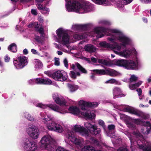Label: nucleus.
<instances>
[{"label": "nucleus", "mask_w": 151, "mask_h": 151, "mask_svg": "<svg viewBox=\"0 0 151 151\" xmlns=\"http://www.w3.org/2000/svg\"><path fill=\"white\" fill-rule=\"evenodd\" d=\"M107 31L109 32L107 34L106 33V34L110 36L108 38V40L114 43L111 45L106 42H103L100 43V46L110 48L116 54L125 58L129 57L131 54L134 55L136 54V50L134 49L131 51L127 49L121 51L123 47H125L127 45L131 44L132 42L131 40L122 31L116 29L106 30Z\"/></svg>", "instance_id": "f257e3e1"}, {"label": "nucleus", "mask_w": 151, "mask_h": 151, "mask_svg": "<svg viewBox=\"0 0 151 151\" xmlns=\"http://www.w3.org/2000/svg\"><path fill=\"white\" fill-rule=\"evenodd\" d=\"M65 6L68 12H74L83 13L91 11L93 9V6L86 1L79 2L74 0H65Z\"/></svg>", "instance_id": "f03ea898"}, {"label": "nucleus", "mask_w": 151, "mask_h": 151, "mask_svg": "<svg viewBox=\"0 0 151 151\" xmlns=\"http://www.w3.org/2000/svg\"><path fill=\"white\" fill-rule=\"evenodd\" d=\"M85 127L87 129H86L84 127L80 125L75 124L72 127V129L75 132H78L82 135L88 137L89 133L92 134H97L101 132L99 129L95 124H92L91 123L87 122L84 124Z\"/></svg>", "instance_id": "7ed1b4c3"}, {"label": "nucleus", "mask_w": 151, "mask_h": 151, "mask_svg": "<svg viewBox=\"0 0 151 151\" xmlns=\"http://www.w3.org/2000/svg\"><path fill=\"white\" fill-rule=\"evenodd\" d=\"M106 29L102 27H97L95 28L90 33H89L87 35V34L85 33L80 36L77 34H75L74 37L76 40H79L80 39L87 37L88 36H96L97 38H100L104 36L106 34Z\"/></svg>", "instance_id": "20e7f679"}, {"label": "nucleus", "mask_w": 151, "mask_h": 151, "mask_svg": "<svg viewBox=\"0 0 151 151\" xmlns=\"http://www.w3.org/2000/svg\"><path fill=\"white\" fill-rule=\"evenodd\" d=\"M68 111L70 113L74 115L80 117H83L86 119L90 120L94 119L96 116V115L94 112H91L89 113V112L81 111L79 108L76 106L70 107L68 109Z\"/></svg>", "instance_id": "39448f33"}, {"label": "nucleus", "mask_w": 151, "mask_h": 151, "mask_svg": "<svg viewBox=\"0 0 151 151\" xmlns=\"http://www.w3.org/2000/svg\"><path fill=\"white\" fill-rule=\"evenodd\" d=\"M53 139L49 135L44 136L39 142L41 148L45 151H51L53 147L51 145Z\"/></svg>", "instance_id": "423d86ee"}, {"label": "nucleus", "mask_w": 151, "mask_h": 151, "mask_svg": "<svg viewBox=\"0 0 151 151\" xmlns=\"http://www.w3.org/2000/svg\"><path fill=\"white\" fill-rule=\"evenodd\" d=\"M40 115L42 121L46 124L47 128L50 130L54 131L57 123L52 120V117L43 113H41Z\"/></svg>", "instance_id": "0eeeda50"}, {"label": "nucleus", "mask_w": 151, "mask_h": 151, "mask_svg": "<svg viewBox=\"0 0 151 151\" xmlns=\"http://www.w3.org/2000/svg\"><path fill=\"white\" fill-rule=\"evenodd\" d=\"M58 42L66 44L69 42V36L65 30L62 28L58 29L56 31Z\"/></svg>", "instance_id": "6e6552de"}, {"label": "nucleus", "mask_w": 151, "mask_h": 151, "mask_svg": "<svg viewBox=\"0 0 151 151\" xmlns=\"http://www.w3.org/2000/svg\"><path fill=\"white\" fill-rule=\"evenodd\" d=\"M35 106L37 107L42 109H45L49 107L54 111L60 114H65L68 112L67 109L65 106H60L55 104L45 105L39 103L36 104Z\"/></svg>", "instance_id": "1a4fd4ad"}, {"label": "nucleus", "mask_w": 151, "mask_h": 151, "mask_svg": "<svg viewBox=\"0 0 151 151\" xmlns=\"http://www.w3.org/2000/svg\"><path fill=\"white\" fill-rule=\"evenodd\" d=\"M65 142L68 143V142H71L81 147L83 142V139L80 137H77L75 135L74 133L71 132H68L66 134Z\"/></svg>", "instance_id": "9d476101"}, {"label": "nucleus", "mask_w": 151, "mask_h": 151, "mask_svg": "<svg viewBox=\"0 0 151 151\" xmlns=\"http://www.w3.org/2000/svg\"><path fill=\"white\" fill-rule=\"evenodd\" d=\"M14 65L16 69H19L23 68L28 63L27 58L24 56L18 57L13 60Z\"/></svg>", "instance_id": "9b49d317"}, {"label": "nucleus", "mask_w": 151, "mask_h": 151, "mask_svg": "<svg viewBox=\"0 0 151 151\" xmlns=\"http://www.w3.org/2000/svg\"><path fill=\"white\" fill-rule=\"evenodd\" d=\"M24 149L27 151H37L38 147L37 144L34 141L31 142L29 139H26L22 144Z\"/></svg>", "instance_id": "f8f14e48"}, {"label": "nucleus", "mask_w": 151, "mask_h": 151, "mask_svg": "<svg viewBox=\"0 0 151 151\" xmlns=\"http://www.w3.org/2000/svg\"><path fill=\"white\" fill-rule=\"evenodd\" d=\"M26 131L29 135L33 139H36L39 137V131L35 126L28 125L26 128Z\"/></svg>", "instance_id": "ddd939ff"}, {"label": "nucleus", "mask_w": 151, "mask_h": 151, "mask_svg": "<svg viewBox=\"0 0 151 151\" xmlns=\"http://www.w3.org/2000/svg\"><path fill=\"white\" fill-rule=\"evenodd\" d=\"M134 121L136 124L145 126L142 129V132L143 134H151V124L149 122L141 121L139 119H135Z\"/></svg>", "instance_id": "4468645a"}, {"label": "nucleus", "mask_w": 151, "mask_h": 151, "mask_svg": "<svg viewBox=\"0 0 151 151\" xmlns=\"http://www.w3.org/2000/svg\"><path fill=\"white\" fill-rule=\"evenodd\" d=\"M53 78L58 81H64L66 80L68 76L66 72L63 70H58L53 73Z\"/></svg>", "instance_id": "2eb2a0df"}, {"label": "nucleus", "mask_w": 151, "mask_h": 151, "mask_svg": "<svg viewBox=\"0 0 151 151\" xmlns=\"http://www.w3.org/2000/svg\"><path fill=\"white\" fill-rule=\"evenodd\" d=\"M125 68L129 70H134L137 68L138 64L137 60H126Z\"/></svg>", "instance_id": "dca6fc26"}, {"label": "nucleus", "mask_w": 151, "mask_h": 151, "mask_svg": "<svg viewBox=\"0 0 151 151\" xmlns=\"http://www.w3.org/2000/svg\"><path fill=\"white\" fill-rule=\"evenodd\" d=\"M52 97L54 101L58 104L61 106H65L66 103V101L65 99L57 93L53 94Z\"/></svg>", "instance_id": "f3484780"}, {"label": "nucleus", "mask_w": 151, "mask_h": 151, "mask_svg": "<svg viewBox=\"0 0 151 151\" xmlns=\"http://www.w3.org/2000/svg\"><path fill=\"white\" fill-rule=\"evenodd\" d=\"M126 111L128 112L138 116H141L144 119H146L147 117L146 116L145 114L140 111H137L133 109L130 108H127L126 109Z\"/></svg>", "instance_id": "a211bd4d"}, {"label": "nucleus", "mask_w": 151, "mask_h": 151, "mask_svg": "<svg viewBox=\"0 0 151 151\" xmlns=\"http://www.w3.org/2000/svg\"><path fill=\"white\" fill-rule=\"evenodd\" d=\"M29 28H34L35 30L42 35L43 33V28L41 25L39 24L37 22H31L28 25Z\"/></svg>", "instance_id": "6ab92c4d"}, {"label": "nucleus", "mask_w": 151, "mask_h": 151, "mask_svg": "<svg viewBox=\"0 0 151 151\" xmlns=\"http://www.w3.org/2000/svg\"><path fill=\"white\" fill-rule=\"evenodd\" d=\"M88 102L86 101L83 100H81L78 102V105L80 107L81 109L83 110V111L85 112H89L88 111H86L87 107H88Z\"/></svg>", "instance_id": "aec40b11"}, {"label": "nucleus", "mask_w": 151, "mask_h": 151, "mask_svg": "<svg viewBox=\"0 0 151 151\" xmlns=\"http://www.w3.org/2000/svg\"><path fill=\"white\" fill-rule=\"evenodd\" d=\"M113 94L114 98L122 97L125 96V94L122 93L121 90L118 87L114 88L113 90Z\"/></svg>", "instance_id": "412c9836"}, {"label": "nucleus", "mask_w": 151, "mask_h": 151, "mask_svg": "<svg viewBox=\"0 0 151 151\" xmlns=\"http://www.w3.org/2000/svg\"><path fill=\"white\" fill-rule=\"evenodd\" d=\"M133 0H119L117 4V6L119 8H122L120 9L121 11H123L124 9L123 8L124 5H127L131 3Z\"/></svg>", "instance_id": "4be33fe9"}, {"label": "nucleus", "mask_w": 151, "mask_h": 151, "mask_svg": "<svg viewBox=\"0 0 151 151\" xmlns=\"http://www.w3.org/2000/svg\"><path fill=\"white\" fill-rule=\"evenodd\" d=\"M37 81L38 84L49 85L52 83V81L48 78H37Z\"/></svg>", "instance_id": "5701e85b"}, {"label": "nucleus", "mask_w": 151, "mask_h": 151, "mask_svg": "<svg viewBox=\"0 0 151 151\" xmlns=\"http://www.w3.org/2000/svg\"><path fill=\"white\" fill-rule=\"evenodd\" d=\"M126 60L123 59L114 60L112 61V63L118 66L124 67L125 68Z\"/></svg>", "instance_id": "b1692460"}, {"label": "nucleus", "mask_w": 151, "mask_h": 151, "mask_svg": "<svg viewBox=\"0 0 151 151\" xmlns=\"http://www.w3.org/2000/svg\"><path fill=\"white\" fill-rule=\"evenodd\" d=\"M107 74L111 76H120L121 75V73L111 69H107Z\"/></svg>", "instance_id": "393cba45"}, {"label": "nucleus", "mask_w": 151, "mask_h": 151, "mask_svg": "<svg viewBox=\"0 0 151 151\" xmlns=\"http://www.w3.org/2000/svg\"><path fill=\"white\" fill-rule=\"evenodd\" d=\"M76 66L78 69L82 73H87L86 70L78 63H76L75 65L73 64H72L71 66L72 69L73 70L75 69Z\"/></svg>", "instance_id": "a878e982"}, {"label": "nucleus", "mask_w": 151, "mask_h": 151, "mask_svg": "<svg viewBox=\"0 0 151 151\" xmlns=\"http://www.w3.org/2000/svg\"><path fill=\"white\" fill-rule=\"evenodd\" d=\"M95 3L104 6L110 5V3L108 0H92Z\"/></svg>", "instance_id": "bb28decb"}, {"label": "nucleus", "mask_w": 151, "mask_h": 151, "mask_svg": "<svg viewBox=\"0 0 151 151\" xmlns=\"http://www.w3.org/2000/svg\"><path fill=\"white\" fill-rule=\"evenodd\" d=\"M84 49L86 51L89 52H94L96 50L95 47L91 44L86 45L84 47Z\"/></svg>", "instance_id": "cd10ccee"}, {"label": "nucleus", "mask_w": 151, "mask_h": 151, "mask_svg": "<svg viewBox=\"0 0 151 151\" xmlns=\"http://www.w3.org/2000/svg\"><path fill=\"white\" fill-rule=\"evenodd\" d=\"M81 151H102L100 150H96L94 148L91 146L86 145L82 148Z\"/></svg>", "instance_id": "c85d7f7f"}, {"label": "nucleus", "mask_w": 151, "mask_h": 151, "mask_svg": "<svg viewBox=\"0 0 151 151\" xmlns=\"http://www.w3.org/2000/svg\"><path fill=\"white\" fill-rule=\"evenodd\" d=\"M8 49L9 50L12 52H15L17 51V45L14 43L11 44L8 47Z\"/></svg>", "instance_id": "c756f323"}, {"label": "nucleus", "mask_w": 151, "mask_h": 151, "mask_svg": "<svg viewBox=\"0 0 151 151\" xmlns=\"http://www.w3.org/2000/svg\"><path fill=\"white\" fill-rule=\"evenodd\" d=\"M63 127L60 124L57 123L54 131L59 133H61L63 131Z\"/></svg>", "instance_id": "7c9ffc66"}, {"label": "nucleus", "mask_w": 151, "mask_h": 151, "mask_svg": "<svg viewBox=\"0 0 151 151\" xmlns=\"http://www.w3.org/2000/svg\"><path fill=\"white\" fill-rule=\"evenodd\" d=\"M142 83V81H139L137 83L134 84H130L129 85V88L131 90H133L135 89L137 87L139 86Z\"/></svg>", "instance_id": "2f4dec72"}, {"label": "nucleus", "mask_w": 151, "mask_h": 151, "mask_svg": "<svg viewBox=\"0 0 151 151\" xmlns=\"http://www.w3.org/2000/svg\"><path fill=\"white\" fill-rule=\"evenodd\" d=\"M80 74L79 72H75L74 71H70V77L73 79H76L77 76H80Z\"/></svg>", "instance_id": "473e14b6"}, {"label": "nucleus", "mask_w": 151, "mask_h": 151, "mask_svg": "<svg viewBox=\"0 0 151 151\" xmlns=\"http://www.w3.org/2000/svg\"><path fill=\"white\" fill-rule=\"evenodd\" d=\"M35 67L37 68H40L42 67V64L39 60L36 59L34 60Z\"/></svg>", "instance_id": "72a5a7b5"}, {"label": "nucleus", "mask_w": 151, "mask_h": 151, "mask_svg": "<svg viewBox=\"0 0 151 151\" xmlns=\"http://www.w3.org/2000/svg\"><path fill=\"white\" fill-rule=\"evenodd\" d=\"M98 62L99 63L107 66H111L112 65L110 62L105 60L99 59L98 60Z\"/></svg>", "instance_id": "f704fd0d"}, {"label": "nucleus", "mask_w": 151, "mask_h": 151, "mask_svg": "<svg viewBox=\"0 0 151 151\" xmlns=\"http://www.w3.org/2000/svg\"><path fill=\"white\" fill-rule=\"evenodd\" d=\"M92 71L93 72H95L96 73L100 75L107 74V69H106L105 70H104L96 69L93 70Z\"/></svg>", "instance_id": "c9c22d12"}, {"label": "nucleus", "mask_w": 151, "mask_h": 151, "mask_svg": "<svg viewBox=\"0 0 151 151\" xmlns=\"http://www.w3.org/2000/svg\"><path fill=\"white\" fill-rule=\"evenodd\" d=\"M68 86L70 91L72 92L76 91L78 88V86L73 85L70 84H68Z\"/></svg>", "instance_id": "e433bc0d"}, {"label": "nucleus", "mask_w": 151, "mask_h": 151, "mask_svg": "<svg viewBox=\"0 0 151 151\" xmlns=\"http://www.w3.org/2000/svg\"><path fill=\"white\" fill-rule=\"evenodd\" d=\"M41 12L44 15L47 16L50 13V10L49 8L44 7L42 10L41 11Z\"/></svg>", "instance_id": "4c0bfd02"}, {"label": "nucleus", "mask_w": 151, "mask_h": 151, "mask_svg": "<svg viewBox=\"0 0 151 151\" xmlns=\"http://www.w3.org/2000/svg\"><path fill=\"white\" fill-rule=\"evenodd\" d=\"M23 115L26 118L30 121H32L34 119L33 117L27 112L24 113Z\"/></svg>", "instance_id": "58836bf2"}, {"label": "nucleus", "mask_w": 151, "mask_h": 151, "mask_svg": "<svg viewBox=\"0 0 151 151\" xmlns=\"http://www.w3.org/2000/svg\"><path fill=\"white\" fill-rule=\"evenodd\" d=\"M88 107H95L98 106L99 103L97 102H88Z\"/></svg>", "instance_id": "ea45409f"}, {"label": "nucleus", "mask_w": 151, "mask_h": 151, "mask_svg": "<svg viewBox=\"0 0 151 151\" xmlns=\"http://www.w3.org/2000/svg\"><path fill=\"white\" fill-rule=\"evenodd\" d=\"M137 79V78L134 75H132L130 78V81L132 82L133 81H135Z\"/></svg>", "instance_id": "a19ab883"}, {"label": "nucleus", "mask_w": 151, "mask_h": 151, "mask_svg": "<svg viewBox=\"0 0 151 151\" xmlns=\"http://www.w3.org/2000/svg\"><path fill=\"white\" fill-rule=\"evenodd\" d=\"M37 78L29 80L28 81L29 83L31 84L35 83L38 84V82L37 81Z\"/></svg>", "instance_id": "79ce46f5"}, {"label": "nucleus", "mask_w": 151, "mask_h": 151, "mask_svg": "<svg viewBox=\"0 0 151 151\" xmlns=\"http://www.w3.org/2000/svg\"><path fill=\"white\" fill-rule=\"evenodd\" d=\"M81 25L74 24L73 25L72 28L73 29L75 30L80 29L81 28Z\"/></svg>", "instance_id": "37998d69"}, {"label": "nucleus", "mask_w": 151, "mask_h": 151, "mask_svg": "<svg viewBox=\"0 0 151 151\" xmlns=\"http://www.w3.org/2000/svg\"><path fill=\"white\" fill-rule=\"evenodd\" d=\"M54 64L56 66H59L60 64L59 59L58 58H54Z\"/></svg>", "instance_id": "c03bdc74"}, {"label": "nucleus", "mask_w": 151, "mask_h": 151, "mask_svg": "<svg viewBox=\"0 0 151 151\" xmlns=\"http://www.w3.org/2000/svg\"><path fill=\"white\" fill-rule=\"evenodd\" d=\"M110 80V83H114L116 84H120V83L118 81L114 79H111Z\"/></svg>", "instance_id": "a18cd8bd"}, {"label": "nucleus", "mask_w": 151, "mask_h": 151, "mask_svg": "<svg viewBox=\"0 0 151 151\" xmlns=\"http://www.w3.org/2000/svg\"><path fill=\"white\" fill-rule=\"evenodd\" d=\"M98 124L99 125L102 127L104 129H105V126L104 122L101 120H99L98 121Z\"/></svg>", "instance_id": "49530a36"}, {"label": "nucleus", "mask_w": 151, "mask_h": 151, "mask_svg": "<svg viewBox=\"0 0 151 151\" xmlns=\"http://www.w3.org/2000/svg\"><path fill=\"white\" fill-rule=\"evenodd\" d=\"M44 73L47 75L49 77H52L53 78V73L52 74L51 71H46L44 72Z\"/></svg>", "instance_id": "de8ad7c7"}, {"label": "nucleus", "mask_w": 151, "mask_h": 151, "mask_svg": "<svg viewBox=\"0 0 151 151\" xmlns=\"http://www.w3.org/2000/svg\"><path fill=\"white\" fill-rule=\"evenodd\" d=\"M56 151H67V150L61 147H58Z\"/></svg>", "instance_id": "09e8293b"}, {"label": "nucleus", "mask_w": 151, "mask_h": 151, "mask_svg": "<svg viewBox=\"0 0 151 151\" xmlns=\"http://www.w3.org/2000/svg\"><path fill=\"white\" fill-rule=\"evenodd\" d=\"M4 59L5 61L6 62H9V61L10 59V57L8 55H6L4 57Z\"/></svg>", "instance_id": "8fccbe9b"}, {"label": "nucleus", "mask_w": 151, "mask_h": 151, "mask_svg": "<svg viewBox=\"0 0 151 151\" xmlns=\"http://www.w3.org/2000/svg\"><path fill=\"white\" fill-rule=\"evenodd\" d=\"M37 7L39 10L42 11L44 7H43V5L41 4H38L37 5Z\"/></svg>", "instance_id": "3c124183"}, {"label": "nucleus", "mask_w": 151, "mask_h": 151, "mask_svg": "<svg viewBox=\"0 0 151 151\" xmlns=\"http://www.w3.org/2000/svg\"><path fill=\"white\" fill-rule=\"evenodd\" d=\"M127 125L129 128L133 129H134L135 127V125H133L130 123H128L127 124Z\"/></svg>", "instance_id": "603ef678"}, {"label": "nucleus", "mask_w": 151, "mask_h": 151, "mask_svg": "<svg viewBox=\"0 0 151 151\" xmlns=\"http://www.w3.org/2000/svg\"><path fill=\"white\" fill-rule=\"evenodd\" d=\"M117 151H128L126 147H121L118 149Z\"/></svg>", "instance_id": "864d4df0"}, {"label": "nucleus", "mask_w": 151, "mask_h": 151, "mask_svg": "<svg viewBox=\"0 0 151 151\" xmlns=\"http://www.w3.org/2000/svg\"><path fill=\"white\" fill-rule=\"evenodd\" d=\"M64 65L65 67L67 68H68V62L67 60L66 59H65L64 60Z\"/></svg>", "instance_id": "5fc2aeb1"}, {"label": "nucleus", "mask_w": 151, "mask_h": 151, "mask_svg": "<svg viewBox=\"0 0 151 151\" xmlns=\"http://www.w3.org/2000/svg\"><path fill=\"white\" fill-rule=\"evenodd\" d=\"M54 45L55 46V47L56 48L60 50H61L62 49V47L60 45H58L56 43H54Z\"/></svg>", "instance_id": "6e6d98bb"}, {"label": "nucleus", "mask_w": 151, "mask_h": 151, "mask_svg": "<svg viewBox=\"0 0 151 151\" xmlns=\"http://www.w3.org/2000/svg\"><path fill=\"white\" fill-rule=\"evenodd\" d=\"M108 128L110 130L114 129L115 128V126L114 125H109L108 126Z\"/></svg>", "instance_id": "4d7b16f0"}, {"label": "nucleus", "mask_w": 151, "mask_h": 151, "mask_svg": "<svg viewBox=\"0 0 151 151\" xmlns=\"http://www.w3.org/2000/svg\"><path fill=\"white\" fill-rule=\"evenodd\" d=\"M31 52L34 54H38L37 51L35 49H32L31 50Z\"/></svg>", "instance_id": "13d9d810"}, {"label": "nucleus", "mask_w": 151, "mask_h": 151, "mask_svg": "<svg viewBox=\"0 0 151 151\" xmlns=\"http://www.w3.org/2000/svg\"><path fill=\"white\" fill-rule=\"evenodd\" d=\"M31 12L33 14L35 15H36L37 14V13L36 10L32 9L31 11Z\"/></svg>", "instance_id": "bf43d9fd"}, {"label": "nucleus", "mask_w": 151, "mask_h": 151, "mask_svg": "<svg viewBox=\"0 0 151 151\" xmlns=\"http://www.w3.org/2000/svg\"><path fill=\"white\" fill-rule=\"evenodd\" d=\"M137 91L138 92V95L140 96L142 93V90L141 88H139L137 90Z\"/></svg>", "instance_id": "052dcab7"}, {"label": "nucleus", "mask_w": 151, "mask_h": 151, "mask_svg": "<svg viewBox=\"0 0 151 151\" xmlns=\"http://www.w3.org/2000/svg\"><path fill=\"white\" fill-rule=\"evenodd\" d=\"M28 50L26 49H25L23 50V53L25 55H27L28 53Z\"/></svg>", "instance_id": "680f3d73"}, {"label": "nucleus", "mask_w": 151, "mask_h": 151, "mask_svg": "<svg viewBox=\"0 0 151 151\" xmlns=\"http://www.w3.org/2000/svg\"><path fill=\"white\" fill-rule=\"evenodd\" d=\"M91 59L93 63H96L97 62V60L96 59L94 58H91Z\"/></svg>", "instance_id": "e2e57ef3"}, {"label": "nucleus", "mask_w": 151, "mask_h": 151, "mask_svg": "<svg viewBox=\"0 0 151 151\" xmlns=\"http://www.w3.org/2000/svg\"><path fill=\"white\" fill-rule=\"evenodd\" d=\"M142 2L144 3H148L151 2V0H142Z\"/></svg>", "instance_id": "0e129e2a"}, {"label": "nucleus", "mask_w": 151, "mask_h": 151, "mask_svg": "<svg viewBox=\"0 0 151 151\" xmlns=\"http://www.w3.org/2000/svg\"><path fill=\"white\" fill-rule=\"evenodd\" d=\"M139 107H148V105H144L143 104H139Z\"/></svg>", "instance_id": "69168bd1"}, {"label": "nucleus", "mask_w": 151, "mask_h": 151, "mask_svg": "<svg viewBox=\"0 0 151 151\" xmlns=\"http://www.w3.org/2000/svg\"><path fill=\"white\" fill-rule=\"evenodd\" d=\"M108 135L109 136H110L111 137L114 138H115V137H116V136H115L114 134L113 135V134H111L110 135H109L108 134Z\"/></svg>", "instance_id": "338daca9"}, {"label": "nucleus", "mask_w": 151, "mask_h": 151, "mask_svg": "<svg viewBox=\"0 0 151 151\" xmlns=\"http://www.w3.org/2000/svg\"><path fill=\"white\" fill-rule=\"evenodd\" d=\"M57 53L58 55H61L63 54V52L60 51H57Z\"/></svg>", "instance_id": "774afa93"}]
</instances>
